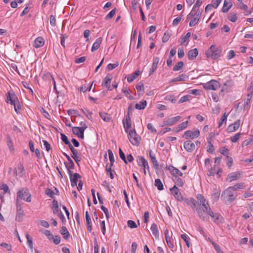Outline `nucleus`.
Returning a JSON list of instances; mask_svg holds the SVG:
<instances>
[{
    "instance_id": "44",
    "label": "nucleus",
    "mask_w": 253,
    "mask_h": 253,
    "mask_svg": "<svg viewBox=\"0 0 253 253\" xmlns=\"http://www.w3.org/2000/svg\"><path fill=\"white\" fill-rule=\"evenodd\" d=\"M238 19V16L235 13H230L228 16V19L232 22H235Z\"/></svg>"
},
{
    "instance_id": "49",
    "label": "nucleus",
    "mask_w": 253,
    "mask_h": 253,
    "mask_svg": "<svg viewBox=\"0 0 253 253\" xmlns=\"http://www.w3.org/2000/svg\"><path fill=\"white\" fill-rule=\"evenodd\" d=\"M241 133L238 132L230 137V140L233 143L237 142L240 139Z\"/></svg>"
},
{
    "instance_id": "18",
    "label": "nucleus",
    "mask_w": 253,
    "mask_h": 253,
    "mask_svg": "<svg viewBox=\"0 0 253 253\" xmlns=\"http://www.w3.org/2000/svg\"><path fill=\"white\" fill-rule=\"evenodd\" d=\"M181 119L179 116L172 117L164 121L163 126H173L176 124Z\"/></svg>"
},
{
    "instance_id": "26",
    "label": "nucleus",
    "mask_w": 253,
    "mask_h": 253,
    "mask_svg": "<svg viewBox=\"0 0 253 253\" xmlns=\"http://www.w3.org/2000/svg\"><path fill=\"white\" fill-rule=\"evenodd\" d=\"M188 124L189 122L188 121L182 122L174 128V131L177 132L182 130H184L188 127Z\"/></svg>"
},
{
    "instance_id": "15",
    "label": "nucleus",
    "mask_w": 253,
    "mask_h": 253,
    "mask_svg": "<svg viewBox=\"0 0 253 253\" xmlns=\"http://www.w3.org/2000/svg\"><path fill=\"white\" fill-rule=\"evenodd\" d=\"M208 169V175L209 176H213L216 174L218 178L220 177V173H221L222 170L221 169L217 168L215 165L213 167Z\"/></svg>"
},
{
    "instance_id": "57",
    "label": "nucleus",
    "mask_w": 253,
    "mask_h": 253,
    "mask_svg": "<svg viewBox=\"0 0 253 253\" xmlns=\"http://www.w3.org/2000/svg\"><path fill=\"white\" fill-rule=\"evenodd\" d=\"M24 215V212H17L16 216V220L18 222H21L22 220L23 217Z\"/></svg>"
},
{
    "instance_id": "62",
    "label": "nucleus",
    "mask_w": 253,
    "mask_h": 253,
    "mask_svg": "<svg viewBox=\"0 0 253 253\" xmlns=\"http://www.w3.org/2000/svg\"><path fill=\"white\" fill-rule=\"evenodd\" d=\"M165 100L167 101H169L172 103H174L175 102V98L173 95H169L166 96L165 97Z\"/></svg>"
},
{
    "instance_id": "30",
    "label": "nucleus",
    "mask_w": 253,
    "mask_h": 253,
    "mask_svg": "<svg viewBox=\"0 0 253 253\" xmlns=\"http://www.w3.org/2000/svg\"><path fill=\"white\" fill-rule=\"evenodd\" d=\"M24 167L22 164H19L17 166V168L15 170V176H19V177H22L23 175L24 172Z\"/></svg>"
},
{
    "instance_id": "10",
    "label": "nucleus",
    "mask_w": 253,
    "mask_h": 253,
    "mask_svg": "<svg viewBox=\"0 0 253 253\" xmlns=\"http://www.w3.org/2000/svg\"><path fill=\"white\" fill-rule=\"evenodd\" d=\"M170 191L173 195L174 197L178 201H184L186 199L184 198L179 189L177 188L176 185H174L173 187L170 189Z\"/></svg>"
},
{
    "instance_id": "59",
    "label": "nucleus",
    "mask_w": 253,
    "mask_h": 253,
    "mask_svg": "<svg viewBox=\"0 0 253 253\" xmlns=\"http://www.w3.org/2000/svg\"><path fill=\"white\" fill-rule=\"evenodd\" d=\"M211 243L213 246L215 251L217 252V253H224L221 250L220 247L219 245L216 244L215 243H214L213 241H211Z\"/></svg>"
},
{
    "instance_id": "29",
    "label": "nucleus",
    "mask_w": 253,
    "mask_h": 253,
    "mask_svg": "<svg viewBox=\"0 0 253 253\" xmlns=\"http://www.w3.org/2000/svg\"><path fill=\"white\" fill-rule=\"evenodd\" d=\"M69 174L71 185L73 186L77 185L78 179L80 177L79 174L77 173L72 174H71V172L69 173Z\"/></svg>"
},
{
    "instance_id": "3",
    "label": "nucleus",
    "mask_w": 253,
    "mask_h": 253,
    "mask_svg": "<svg viewBox=\"0 0 253 253\" xmlns=\"http://www.w3.org/2000/svg\"><path fill=\"white\" fill-rule=\"evenodd\" d=\"M221 53V50L218 49L215 45H212L206 51L205 54L208 58L215 60L220 57Z\"/></svg>"
},
{
    "instance_id": "14",
    "label": "nucleus",
    "mask_w": 253,
    "mask_h": 253,
    "mask_svg": "<svg viewBox=\"0 0 253 253\" xmlns=\"http://www.w3.org/2000/svg\"><path fill=\"white\" fill-rule=\"evenodd\" d=\"M167 169L169 171L171 175H172V177L174 176L182 177L183 175V173L179 169L172 165L169 166Z\"/></svg>"
},
{
    "instance_id": "33",
    "label": "nucleus",
    "mask_w": 253,
    "mask_h": 253,
    "mask_svg": "<svg viewBox=\"0 0 253 253\" xmlns=\"http://www.w3.org/2000/svg\"><path fill=\"white\" fill-rule=\"evenodd\" d=\"M147 105V102L146 100H141L135 105V108L138 110H143L145 108Z\"/></svg>"
},
{
    "instance_id": "4",
    "label": "nucleus",
    "mask_w": 253,
    "mask_h": 253,
    "mask_svg": "<svg viewBox=\"0 0 253 253\" xmlns=\"http://www.w3.org/2000/svg\"><path fill=\"white\" fill-rule=\"evenodd\" d=\"M21 200H23L27 202L31 201V195L26 188L20 189L17 193L16 200L20 201Z\"/></svg>"
},
{
    "instance_id": "63",
    "label": "nucleus",
    "mask_w": 253,
    "mask_h": 253,
    "mask_svg": "<svg viewBox=\"0 0 253 253\" xmlns=\"http://www.w3.org/2000/svg\"><path fill=\"white\" fill-rule=\"evenodd\" d=\"M136 89L139 93L144 91V87L143 84L142 83H139L138 84L136 85Z\"/></svg>"
},
{
    "instance_id": "22",
    "label": "nucleus",
    "mask_w": 253,
    "mask_h": 253,
    "mask_svg": "<svg viewBox=\"0 0 253 253\" xmlns=\"http://www.w3.org/2000/svg\"><path fill=\"white\" fill-rule=\"evenodd\" d=\"M52 209L54 213L57 214L58 216L60 217L62 221L63 222V215L61 211L59 212H58V204L57 201L53 200Z\"/></svg>"
},
{
    "instance_id": "46",
    "label": "nucleus",
    "mask_w": 253,
    "mask_h": 253,
    "mask_svg": "<svg viewBox=\"0 0 253 253\" xmlns=\"http://www.w3.org/2000/svg\"><path fill=\"white\" fill-rule=\"evenodd\" d=\"M219 152L220 153L224 156H226V157L227 156H229V154L230 153L229 150L226 148V147H222L219 149Z\"/></svg>"
},
{
    "instance_id": "48",
    "label": "nucleus",
    "mask_w": 253,
    "mask_h": 253,
    "mask_svg": "<svg viewBox=\"0 0 253 253\" xmlns=\"http://www.w3.org/2000/svg\"><path fill=\"white\" fill-rule=\"evenodd\" d=\"M184 63L182 61L178 62L173 68L174 71H178L180 70L183 67Z\"/></svg>"
},
{
    "instance_id": "53",
    "label": "nucleus",
    "mask_w": 253,
    "mask_h": 253,
    "mask_svg": "<svg viewBox=\"0 0 253 253\" xmlns=\"http://www.w3.org/2000/svg\"><path fill=\"white\" fill-rule=\"evenodd\" d=\"M189 39H188L186 37H185V36H182L179 40V42L180 43L181 45H187L188 44V41Z\"/></svg>"
},
{
    "instance_id": "37",
    "label": "nucleus",
    "mask_w": 253,
    "mask_h": 253,
    "mask_svg": "<svg viewBox=\"0 0 253 253\" xmlns=\"http://www.w3.org/2000/svg\"><path fill=\"white\" fill-rule=\"evenodd\" d=\"M150 230L152 234L155 236L156 238L159 237V230L157 225L155 223H153L152 224Z\"/></svg>"
},
{
    "instance_id": "41",
    "label": "nucleus",
    "mask_w": 253,
    "mask_h": 253,
    "mask_svg": "<svg viewBox=\"0 0 253 253\" xmlns=\"http://www.w3.org/2000/svg\"><path fill=\"white\" fill-rule=\"evenodd\" d=\"M181 238L184 241L187 246L189 248L190 246V237L186 234H182L181 235Z\"/></svg>"
},
{
    "instance_id": "2",
    "label": "nucleus",
    "mask_w": 253,
    "mask_h": 253,
    "mask_svg": "<svg viewBox=\"0 0 253 253\" xmlns=\"http://www.w3.org/2000/svg\"><path fill=\"white\" fill-rule=\"evenodd\" d=\"M201 16V11L196 10V4L194 5L191 12L187 16L186 21H189V26L193 27L199 22Z\"/></svg>"
},
{
    "instance_id": "5",
    "label": "nucleus",
    "mask_w": 253,
    "mask_h": 253,
    "mask_svg": "<svg viewBox=\"0 0 253 253\" xmlns=\"http://www.w3.org/2000/svg\"><path fill=\"white\" fill-rule=\"evenodd\" d=\"M126 133L127 134V138L131 144L134 146H138L141 137L137 134L135 130H131L126 132Z\"/></svg>"
},
{
    "instance_id": "39",
    "label": "nucleus",
    "mask_w": 253,
    "mask_h": 253,
    "mask_svg": "<svg viewBox=\"0 0 253 253\" xmlns=\"http://www.w3.org/2000/svg\"><path fill=\"white\" fill-rule=\"evenodd\" d=\"M235 191L237 190L243 189L246 188L245 183H238L235 184L234 186L230 187Z\"/></svg>"
},
{
    "instance_id": "16",
    "label": "nucleus",
    "mask_w": 253,
    "mask_h": 253,
    "mask_svg": "<svg viewBox=\"0 0 253 253\" xmlns=\"http://www.w3.org/2000/svg\"><path fill=\"white\" fill-rule=\"evenodd\" d=\"M113 77L111 74H108L104 79L102 83V85L106 87L108 90H112V88L110 84L112 80Z\"/></svg>"
},
{
    "instance_id": "43",
    "label": "nucleus",
    "mask_w": 253,
    "mask_h": 253,
    "mask_svg": "<svg viewBox=\"0 0 253 253\" xmlns=\"http://www.w3.org/2000/svg\"><path fill=\"white\" fill-rule=\"evenodd\" d=\"M149 155H150V157L151 158V162L154 165V167L155 168H158V167L159 166V163L158 162V161L156 159V158L155 157V156L154 155L152 154L151 152H150Z\"/></svg>"
},
{
    "instance_id": "23",
    "label": "nucleus",
    "mask_w": 253,
    "mask_h": 253,
    "mask_svg": "<svg viewBox=\"0 0 253 253\" xmlns=\"http://www.w3.org/2000/svg\"><path fill=\"white\" fill-rule=\"evenodd\" d=\"M72 130L73 133L78 136L80 138L83 139L84 138V130L78 126H75L73 127Z\"/></svg>"
},
{
    "instance_id": "8",
    "label": "nucleus",
    "mask_w": 253,
    "mask_h": 253,
    "mask_svg": "<svg viewBox=\"0 0 253 253\" xmlns=\"http://www.w3.org/2000/svg\"><path fill=\"white\" fill-rule=\"evenodd\" d=\"M200 131L197 129H194L193 130H188L184 132L183 137L186 139H195L200 135Z\"/></svg>"
},
{
    "instance_id": "34",
    "label": "nucleus",
    "mask_w": 253,
    "mask_h": 253,
    "mask_svg": "<svg viewBox=\"0 0 253 253\" xmlns=\"http://www.w3.org/2000/svg\"><path fill=\"white\" fill-rule=\"evenodd\" d=\"M99 116L102 118V119L106 122H109L111 120V115L105 112H100Z\"/></svg>"
},
{
    "instance_id": "24",
    "label": "nucleus",
    "mask_w": 253,
    "mask_h": 253,
    "mask_svg": "<svg viewBox=\"0 0 253 253\" xmlns=\"http://www.w3.org/2000/svg\"><path fill=\"white\" fill-rule=\"evenodd\" d=\"M44 44V40L42 37H39L35 39L33 43V46L35 48L42 47Z\"/></svg>"
},
{
    "instance_id": "42",
    "label": "nucleus",
    "mask_w": 253,
    "mask_h": 253,
    "mask_svg": "<svg viewBox=\"0 0 253 253\" xmlns=\"http://www.w3.org/2000/svg\"><path fill=\"white\" fill-rule=\"evenodd\" d=\"M155 185L157 187L159 190H162L164 189V186L161 180L159 179H156L155 180Z\"/></svg>"
},
{
    "instance_id": "25",
    "label": "nucleus",
    "mask_w": 253,
    "mask_h": 253,
    "mask_svg": "<svg viewBox=\"0 0 253 253\" xmlns=\"http://www.w3.org/2000/svg\"><path fill=\"white\" fill-rule=\"evenodd\" d=\"M159 62V58L155 57L153 58V63L150 70L149 75H151L156 70L157 66Z\"/></svg>"
},
{
    "instance_id": "60",
    "label": "nucleus",
    "mask_w": 253,
    "mask_h": 253,
    "mask_svg": "<svg viewBox=\"0 0 253 253\" xmlns=\"http://www.w3.org/2000/svg\"><path fill=\"white\" fill-rule=\"evenodd\" d=\"M128 226L130 228H135L137 227L136 223L131 220H129L127 222Z\"/></svg>"
},
{
    "instance_id": "13",
    "label": "nucleus",
    "mask_w": 253,
    "mask_h": 253,
    "mask_svg": "<svg viewBox=\"0 0 253 253\" xmlns=\"http://www.w3.org/2000/svg\"><path fill=\"white\" fill-rule=\"evenodd\" d=\"M123 124L125 132L126 133L128 132L129 131H131V130L134 129H132L131 127V119L130 116H126L123 120Z\"/></svg>"
},
{
    "instance_id": "6",
    "label": "nucleus",
    "mask_w": 253,
    "mask_h": 253,
    "mask_svg": "<svg viewBox=\"0 0 253 253\" xmlns=\"http://www.w3.org/2000/svg\"><path fill=\"white\" fill-rule=\"evenodd\" d=\"M223 195L227 202L229 204L233 202L237 196L236 191L230 187L224 191Z\"/></svg>"
},
{
    "instance_id": "28",
    "label": "nucleus",
    "mask_w": 253,
    "mask_h": 253,
    "mask_svg": "<svg viewBox=\"0 0 253 253\" xmlns=\"http://www.w3.org/2000/svg\"><path fill=\"white\" fill-rule=\"evenodd\" d=\"M198 54V51L197 48H194L189 50L187 54L188 58L189 60H193L196 58Z\"/></svg>"
},
{
    "instance_id": "56",
    "label": "nucleus",
    "mask_w": 253,
    "mask_h": 253,
    "mask_svg": "<svg viewBox=\"0 0 253 253\" xmlns=\"http://www.w3.org/2000/svg\"><path fill=\"white\" fill-rule=\"evenodd\" d=\"M116 13V9H112L107 15H106L105 19L106 20L111 19Z\"/></svg>"
},
{
    "instance_id": "52",
    "label": "nucleus",
    "mask_w": 253,
    "mask_h": 253,
    "mask_svg": "<svg viewBox=\"0 0 253 253\" xmlns=\"http://www.w3.org/2000/svg\"><path fill=\"white\" fill-rule=\"evenodd\" d=\"M171 35V34L168 31L164 33V36L162 38L163 42H168L169 40Z\"/></svg>"
},
{
    "instance_id": "40",
    "label": "nucleus",
    "mask_w": 253,
    "mask_h": 253,
    "mask_svg": "<svg viewBox=\"0 0 253 253\" xmlns=\"http://www.w3.org/2000/svg\"><path fill=\"white\" fill-rule=\"evenodd\" d=\"M64 156L67 157L69 160L70 161V162L68 164H65V166L67 169L68 170L69 173L71 172V171L70 170L71 169L73 168L74 166V163L72 160H70L69 159V157L66 155L65 153H64Z\"/></svg>"
},
{
    "instance_id": "51",
    "label": "nucleus",
    "mask_w": 253,
    "mask_h": 253,
    "mask_svg": "<svg viewBox=\"0 0 253 253\" xmlns=\"http://www.w3.org/2000/svg\"><path fill=\"white\" fill-rule=\"evenodd\" d=\"M238 7L241 9L244 10L245 11H247V13L246 14H248L250 13L248 11V6L246 4L242 2L241 1H240L238 4Z\"/></svg>"
},
{
    "instance_id": "1",
    "label": "nucleus",
    "mask_w": 253,
    "mask_h": 253,
    "mask_svg": "<svg viewBox=\"0 0 253 253\" xmlns=\"http://www.w3.org/2000/svg\"><path fill=\"white\" fill-rule=\"evenodd\" d=\"M197 201L191 198L185 200V203L196 211L199 217L203 220H206V213L211 208L203 195L198 194L196 196Z\"/></svg>"
},
{
    "instance_id": "17",
    "label": "nucleus",
    "mask_w": 253,
    "mask_h": 253,
    "mask_svg": "<svg viewBox=\"0 0 253 253\" xmlns=\"http://www.w3.org/2000/svg\"><path fill=\"white\" fill-rule=\"evenodd\" d=\"M241 124L240 120L236 121L234 123L228 126L227 130L228 132H233L237 130Z\"/></svg>"
},
{
    "instance_id": "55",
    "label": "nucleus",
    "mask_w": 253,
    "mask_h": 253,
    "mask_svg": "<svg viewBox=\"0 0 253 253\" xmlns=\"http://www.w3.org/2000/svg\"><path fill=\"white\" fill-rule=\"evenodd\" d=\"M108 156H109V160H110V163H111L110 164H111V165H113L114 162H115L113 153L112 150L110 149H109L108 150Z\"/></svg>"
},
{
    "instance_id": "12",
    "label": "nucleus",
    "mask_w": 253,
    "mask_h": 253,
    "mask_svg": "<svg viewBox=\"0 0 253 253\" xmlns=\"http://www.w3.org/2000/svg\"><path fill=\"white\" fill-rule=\"evenodd\" d=\"M206 213L209 215L212 218V220L215 223H219L222 222V217L217 213H214L212 211L211 209L209 211H208Z\"/></svg>"
},
{
    "instance_id": "11",
    "label": "nucleus",
    "mask_w": 253,
    "mask_h": 253,
    "mask_svg": "<svg viewBox=\"0 0 253 253\" xmlns=\"http://www.w3.org/2000/svg\"><path fill=\"white\" fill-rule=\"evenodd\" d=\"M6 101L7 103H10L11 105L18 103V100L14 92L12 90L8 91L6 94Z\"/></svg>"
},
{
    "instance_id": "38",
    "label": "nucleus",
    "mask_w": 253,
    "mask_h": 253,
    "mask_svg": "<svg viewBox=\"0 0 253 253\" xmlns=\"http://www.w3.org/2000/svg\"><path fill=\"white\" fill-rule=\"evenodd\" d=\"M85 220L87 225V230L89 232L91 231V220L89 215L88 211L85 212Z\"/></svg>"
},
{
    "instance_id": "45",
    "label": "nucleus",
    "mask_w": 253,
    "mask_h": 253,
    "mask_svg": "<svg viewBox=\"0 0 253 253\" xmlns=\"http://www.w3.org/2000/svg\"><path fill=\"white\" fill-rule=\"evenodd\" d=\"M188 78L187 76L185 74H181L178 77L173 79L172 82L184 81Z\"/></svg>"
},
{
    "instance_id": "61",
    "label": "nucleus",
    "mask_w": 253,
    "mask_h": 253,
    "mask_svg": "<svg viewBox=\"0 0 253 253\" xmlns=\"http://www.w3.org/2000/svg\"><path fill=\"white\" fill-rule=\"evenodd\" d=\"M42 143L44 148L46 149V150L47 152H49L51 149L50 145L46 140H43Z\"/></svg>"
},
{
    "instance_id": "58",
    "label": "nucleus",
    "mask_w": 253,
    "mask_h": 253,
    "mask_svg": "<svg viewBox=\"0 0 253 253\" xmlns=\"http://www.w3.org/2000/svg\"><path fill=\"white\" fill-rule=\"evenodd\" d=\"M119 155L122 160L124 161L126 164H127L126 159L125 157V154L121 148H119Z\"/></svg>"
},
{
    "instance_id": "35",
    "label": "nucleus",
    "mask_w": 253,
    "mask_h": 253,
    "mask_svg": "<svg viewBox=\"0 0 253 253\" xmlns=\"http://www.w3.org/2000/svg\"><path fill=\"white\" fill-rule=\"evenodd\" d=\"M139 75V71H136L132 74L129 75L127 77V81L129 83L133 82Z\"/></svg>"
},
{
    "instance_id": "7",
    "label": "nucleus",
    "mask_w": 253,
    "mask_h": 253,
    "mask_svg": "<svg viewBox=\"0 0 253 253\" xmlns=\"http://www.w3.org/2000/svg\"><path fill=\"white\" fill-rule=\"evenodd\" d=\"M138 165L143 169L144 175H146V171H150V168L147 161L142 156H138L137 158Z\"/></svg>"
},
{
    "instance_id": "9",
    "label": "nucleus",
    "mask_w": 253,
    "mask_h": 253,
    "mask_svg": "<svg viewBox=\"0 0 253 253\" xmlns=\"http://www.w3.org/2000/svg\"><path fill=\"white\" fill-rule=\"evenodd\" d=\"M220 84L215 80H211L203 84V87L207 90H215L220 87Z\"/></svg>"
},
{
    "instance_id": "31",
    "label": "nucleus",
    "mask_w": 253,
    "mask_h": 253,
    "mask_svg": "<svg viewBox=\"0 0 253 253\" xmlns=\"http://www.w3.org/2000/svg\"><path fill=\"white\" fill-rule=\"evenodd\" d=\"M180 177L174 176L172 177V179L175 184L180 187H182L184 185V182Z\"/></svg>"
},
{
    "instance_id": "27",
    "label": "nucleus",
    "mask_w": 253,
    "mask_h": 253,
    "mask_svg": "<svg viewBox=\"0 0 253 253\" xmlns=\"http://www.w3.org/2000/svg\"><path fill=\"white\" fill-rule=\"evenodd\" d=\"M102 42V38L100 37L97 38L95 42L93 43V45L91 47V51L94 52L97 50L100 47L101 43Z\"/></svg>"
},
{
    "instance_id": "32",
    "label": "nucleus",
    "mask_w": 253,
    "mask_h": 253,
    "mask_svg": "<svg viewBox=\"0 0 253 253\" xmlns=\"http://www.w3.org/2000/svg\"><path fill=\"white\" fill-rule=\"evenodd\" d=\"M224 4L223 7L222 8V11L223 12H227L229 11L230 8L232 6V3L231 1H224Z\"/></svg>"
},
{
    "instance_id": "47",
    "label": "nucleus",
    "mask_w": 253,
    "mask_h": 253,
    "mask_svg": "<svg viewBox=\"0 0 253 253\" xmlns=\"http://www.w3.org/2000/svg\"><path fill=\"white\" fill-rule=\"evenodd\" d=\"M54 190L56 191V193H55L51 189L47 188L45 190V193L48 196H49L50 198H53L54 195L58 194V191L57 190V189L55 188Z\"/></svg>"
},
{
    "instance_id": "64",
    "label": "nucleus",
    "mask_w": 253,
    "mask_h": 253,
    "mask_svg": "<svg viewBox=\"0 0 253 253\" xmlns=\"http://www.w3.org/2000/svg\"><path fill=\"white\" fill-rule=\"evenodd\" d=\"M51 241H52L55 244L58 245L61 241L60 237L58 236H53V238H51Z\"/></svg>"
},
{
    "instance_id": "36",
    "label": "nucleus",
    "mask_w": 253,
    "mask_h": 253,
    "mask_svg": "<svg viewBox=\"0 0 253 253\" xmlns=\"http://www.w3.org/2000/svg\"><path fill=\"white\" fill-rule=\"evenodd\" d=\"M122 91L128 99H134L133 96L130 93L129 91L128 90L126 86H123Z\"/></svg>"
},
{
    "instance_id": "54",
    "label": "nucleus",
    "mask_w": 253,
    "mask_h": 253,
    "mask_svg": "<svg viewBox=\"0 0 253 253\" xmlns=\"http://www.w3.org/2000/svg\"><path fill=\"white\" fill-rule=\"evenodd\" d=\"M228 115L225 113L221 117L220 120L218 124V127L220 128L223 125L224 122H225L227 120Z\"/></svg>"
},
{
    "instance_id": "19",
    "label": "nucleus",
    "mask_w": 253,
    "mask_h": 253,
    "mask_svg": "<svg viewBox=\"0 0 253 253\" xmlns=\"http://www.w3.org/2000/svg\"><path fill=\"white\" fill-rule=\"evenodd\" d=\"M165 235L166 241L169 247L171 250H172L174 248V245L172 243V240L171 239L172 233L170 234L169 230L166 229L165 231Z\"/></svg>"
},
{
    "instance_id": "20",
    "label": "nucleus",
    "mask_w": 253,
    "mask_h": 253,
    "mask_svg": "<svg viewBox=\"0 0 253 253\" xmlns=\"http://www.w3.org/2000/svg\"><path fill=\"white\" fill-rule=\"evenodd\" d=\"M184 149L189 152H192L195 149V144L191 140H187L184 142Z\"/></svg>"
},
{
    "instance_id": "50",
    "label": "nucleus",
    "mask_w": 253,
    "mask_h": 253,
    "mask_svg": "<svg viewBox=\"0 0 253 253\" xmlns=\"http://www.w3.org/2000/svg\"><path fill=\"white\" fill-rule=\"evenodd\" d=\"M26 237L27 240V243L29 245V247L31 250L33 249V239L28 234H27L26 235Z\"/></svg>"
},
{
    "instance_id": "21",
    "label": "nucleus",
    "mask_w": 253,
    "mask_h": 253,
    "mask_svg": "<svg viewBox=\"0 0 253 253\" xmlns=\"http://www.w3.org/2000/svg\"><path fill=\"white\" fill-rule=\"evenodd\" d=\"M241 175V172L239 171H235L229 173L226 178V180L229 182H232L237 180Z\"/></svg>"
}]
</instances>
